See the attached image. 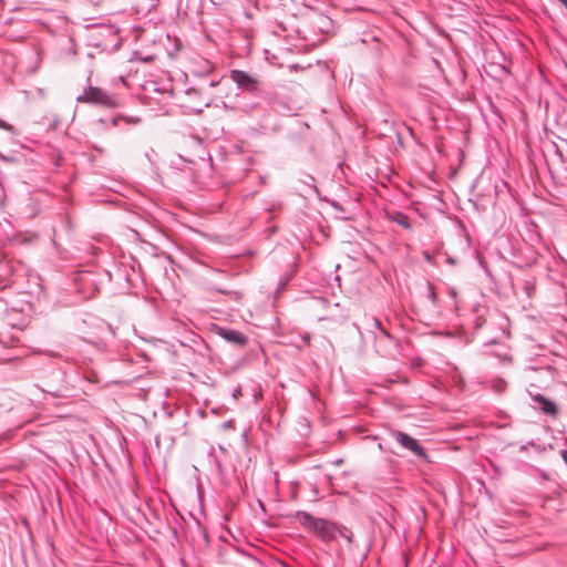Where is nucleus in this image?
<instances>
[{
  "instance_id": "nucleus-11",
  "label": "nucleus",
  "mask_w": 567,
  "mask_h": 567,
  "mask_svg": "<svg viewBox=\"0 0 567 567\" xmlns=\"http://www.w3.org/2000/svg\"><path fill=\"white\" fill-rule=\"evenodd\" d=\"M373 324L380 331L381 336L385 339H391V336L382 328L381 322L378 319H373Z\"/></svg>"
},
{
  "instance_id": "nucleus-20",
  "label": "nucleus",
  "mask_w": 567,
  "mask_h": 567,
  "mask_svg": "<svg viewBox=\"0 0 567 567\" xmlns=\"http://www.w3.org/2000/svg\"><path fill=\"white\" fill-rule=\"evenodd\" d=\"M309 340H310V337H309V336L303 337V341H305V342H309Z\"/></svg>"
},
{
  "instance_id": "nucleus-1",
  "label": "nucleus",
  "mask_w": 567,
  "mask_h": 567,
  "mask_svg": "<svg viewBox=\"0 0 567 567\" xmlns=\"http://www.w3.org/2000/svg\"><path fill=\"white\" fill-rule=\"evenodd\" d=\"M296 518L303 528L315 533L324 543L333 542L338 537L340 525L334 522L315 517L303 511H298L296 513Z\"/></svg>"
},
{
  "instance_id": "nucleus-13",
  "label": "nucleus",
  "mask_w": 567,
  "mask_h": 567,
  "mask_svg": "<svg viewBox=\"0 0 567 567\" xmlns=\"http://www.w3.org/2000/svg\"><path fill=\"white\" fill-rule=\"evenodd\" d=\"M220 79H212L209 82H208V86L209 87H215L217 86L219 83H220Z\"/></svg>"
},
{
  "instance_id": "nucleus-6",
  "label": "nucleus",
  "mask_w": 567,
  "mask_h": 567,
  "mask_svg": "<svg viewBox=\"0 0 567 567\" xmlns=\"http://www.w3.org/2000/svg\"><path fill=\"white\" fill-rule=\"evenodd\" d=\"M532 400L537 403V409L545 415H549V416H553V417H557L558 414H559V410H558V406L557 404L546 398L545 395L543 394H535V395H532Z\"/></svg>"
},
{
  "instance_id": "nucleus-10",
  "label": "nucleus",
  "mask_w": 567,
  "mask_h": 567,
  "mask_svg": "<svg viewBox=\"0 0 567 567\" xmlns=\"http://www.w3.org/2000/svg\"><path fill=\"white\" fill-rule=\"evenodd\" d=\"M427 298L431 300V302L436 306V302H437V296L434 291V287L432 286V284H427Z\"/></svg>"
},
{
  "instance_id": "nucleus-5",
  "label": "nucleus",
  "mask_w": 567,
  "mask_h": 567,
  "mask_svg": "<svg viewBox=\"0 0 567 567\" xmlns=\"http://www.w3.org/2000/svg\"><path fill=\"white\" fill-rule=\"evenodd\" d=\"M215 332L225 341L236 347L244 348L248 343V337L238 330L225 327H216Z\"/></svg>"
},
{
  "instance_id": "nucleus-17",
  "label": "nucleus",
  "mask_w": 567,
  "mask_h": 567,
  "mask_svg": "<svg viewBox=\"0 0 567 567\" xmlns=\"http://www.w3.org/2000/svg\"><path fill=\"white\" fill-rule=\"evenodd\" d=\"M540 475H542V477H543V478H545V480H547V478H548L547 474H546L544 471H540Z\"/></svg>"
},
{
  "instance_id": "nucleus-16",
  "label": "nucleus",
  "mask_w": 567,
  "mask_h": 567,
  "mask_svg": "<svg viewBox=\"0 0 567 567\" xmlns=\"http://www.w3.org/2000/svg\"><path fill=\"white\" fill-rule=\"evenodd\" d=\"M240 394H241V390H240V388H237V389L234 391V393H233V395H234V398H235L236 400H237V398H238Z\"/></svg>"
},
{
  "instance_id": "nucleus-2",
  "label": "nucleus",
  "mask_w": 567,
  "mask_h": 567,
  "mask_svg": "<svg viewBox=\"0 0 567 567\" xmlns=\"http://www.w3.org/2000/svg\"><path fill=\"white\" fill-rule=\"evenodd\" d=\"M79 103H87L91 105L114 109L120 105L116 95L109 93L107 91L89 85L84 89L83 93L76 97Z\"/></svg>"
},
{
  "instance_id": "nucleus-19",
  "label": "nucleus",
  "mask_w": 567,
  "mask_h": 567,
  "mask_svg": "<svg viewBox=\"0 0 567 567\" xmlns=\"http://www.w3.org/2000/svg\"><path fill=\"white\" fill-rule=\"evenodd\" d=\"M558 1L561 2L567 9V0H558Z\"/></svg>"
},
{
  "instance_id": "nucleus-7",
  "label": "nucleus",
  "mask_w": 567,
  "mask_h": 567,
  "mask_svg": "<svg viewBox=\"0 0 567 567\" xmlns=\"http://www.w3.org/2000/svg\"><path fill=\"white\" fill-rule=\"evenodd\" d=\"M386 218L389 220L396 223L398 225L402 226L405 229L410 230L412 228L409 216L402 212H386Z\"/></svg>"
},
{
  "instance_id": "nucleus-15",
  "label": "nucleus",
  "mask_w": 567,
  "mask_h": 567,
  "mask_svg": "<svg viewBox=\"0 0 567 567\" xmlns=\"http://www.w3.org/2000/svg\"><path fill=\"white\" fill-rule=\"evenodd\" d=\"M560 455H561L564 462L567 464V450H561Z\"/></svg>"
},
{
  "instance_id": "nucleus-4",
  "label": "nucleus",
  "mask_w": 567,
  "mask_h": 567,
  "mask_svg": "<svg viewBox=\"0 0 567 567\" xmlns=\"http://www.w3.org/2000/svg\"><path fill=\"white\" fill-rule=\"evenodd\" d=\"M391 435L403 449L409 450L417 457L426 458L427 454L425 449L411 435L399 430L391 431Z\"/></svg>"
},
{
  "instance_id": "nucleus-9",
  "label": "nucleus",
  "mask_w": 567,
  "mask_h": 567,
  "mask_svg": "<svg viewBox=\"0 0 567 567\" xmlns=\"http://www.w3.org/2000/svg\"><path fill=\"white\" fill-rule=\"evenodd\" d=\"M121 120H125L126 123H133V124H137L141 122V118L140 117H112V124L114 126H116L118 124V121Z\"/></svg>"
},
{
  "instance_id": "nucleus-12",
  "label": "nucleus",
  "mask_w": 567,
  "mask_h": 567,
  "mask_svg": "<svg viewBox=\"0 0 567 567\" xmlns=\"http://www.w3.org/2000/svg\"><path fill=\"white\" fill-rule=\"evenodd\" d=\"M0 128L4 130V131H7V132H9L11 134L16 133L14 127L11 124H9L8 122H6V121H3L1 118H0Z\"/></svg>"
},
{
  "instance_id": "nucleus-3",
  "label": "nucleus",
  "mask_w": 567,
  "mask_h": 567,
  "mask_svg": "<svg viewBox=\"0 0 567 567\" xmlns=\"http://www.w3.org/2000/svg\"><path fill=\"white\" fill-rule=\"evenodd\" d=\"M229 78L241 92L255 94L259 91L260 81L246 71L237 69L231 70Z\"/></svg>"
},
{
  "instance_id": "nucleus-14",
  "label": "nucleus",
  "mask_w": 567,
  "mask_h": 567,
  "mask_svg": "<svg viewBox=\"0 0 567 567\" xmlns=\"http://www.w3.org/2000/svg\"><path fill=\"white\" fill-rule=\"evenodd\" d=\"M423 257L426 261L431 262L432 261V256L430 255L429 251H424L423 252Z\"/></svg>"
},
{
  "instance_id": "nucleus-8",
  "label": "nucleus",
  "mask_w": 567,
  "mask_h": 567,
  "mask_svg": "<svg viewBox=\"0 0 567 567\" xmlns=\"http://www.w3.org/2000/svg\"><path fill=\"white\" fill-rule=\"evenodd\" d=\"M338 536L343 537L349 544L352 543V532L346 526L340 525Z\"/></svg>"
},
{
  "instance_id": "nucleus-21",
  "label": "nucleus",
  "mask_w": 567,
  "mask_h": 567,
  "mask_svg": "<svg viewBox=\"0 0 567 567\" xmlns=\"http://www.w3.org/2000/svg\"><path fill=\"white\" fill-rule=\"evenodd\" d=\"M451 295H452L453 297L456 295V292H455V290H454V289H452V290H451Z\"/></svg>"
},
{
  "instance_id": "nucleus-18",
  "label": "nucleus",
  "mask_w": 567,
  "mask_h": 567,
  "mask_svg": "<svg viewBox=\"0 0 567 567\" xmlns=\"http://www.w3.org/2000/svg\"><path fill=\"white\" fill-rule=\"evenodd\" d=\"M341 463H342V460H341V458H340V460H336V461H333V464H336V465H340Z\"/></svg>"
}]
</instances>
